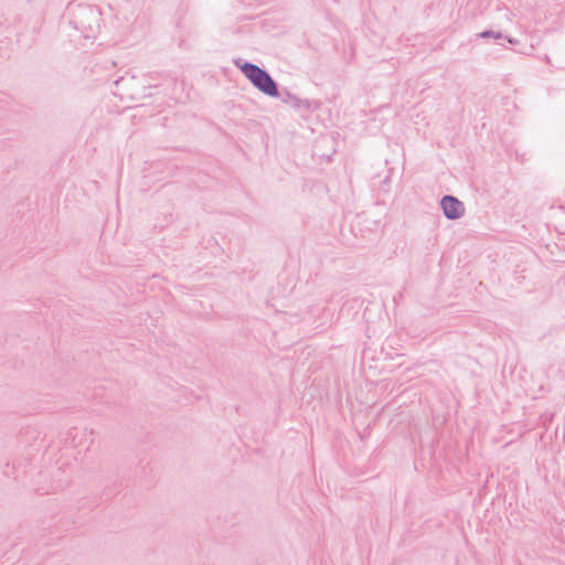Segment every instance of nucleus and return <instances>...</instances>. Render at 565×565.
I'll use <instances>...</instances> for the list:
<instances>
[{"mask_svg": "<svg viewBox=\"0 0 565 565\" xmlns=\"http://www.w3.org/2000/svg\"><path fill=\"white\" fill-rule=\"evenodd\" d=\"M135 77L131 76L130 78L120 77L114 82L115 86L122 92V94H128L129 85L134 82Z\"/></svg>", "mask_w": 565, "mask_h": 565, "instance_id": "6", "label": "nucleus"}, {"mask_svg": "<svg viewBox=\"0 0 565 565\" xmlns=\"http://www.w3.org/2000/svg\"><path fill=\"white\" fill-rule=\"evenodd\" d=\"M478 36L482 38V39L493 38V39H497V40L503 38L501 32H495V31H492V30L482 31L481 33L478 34Z\"/></svg>", "mask_w": 565, "mask_h": 565, "instance_id": "7", "label": "nucleus"}, {"mask_svg": "<svg viewBox=\"0 0 565 565\" xmlns=\"http://www.w3.org/2000/svg\"><path fill=\"white\" fill-rule=\"evenodd\" d=\"M93 430L72 428L67 433L66 443L72 445L74 448L88 447L93 444L92 435Z\"/></svg>", "mask_w": 565, "mask_h": 565, "instance_id": "4", "label": "nucleus"}, {"mask_svg": "<svg viewBox=\"0 0 565 565\" xmlns=\"http://www.w3.org/2000/svg\"><path fill=\"white\" fill-rule=\"evenodd\" d=\"M440 207L448 220H458L465 214L463 203L450 194H446L441 198Z\"/></svg>", "mask_w": 565, "mask_h": 565, "instance_id": "3", "label": "nucleus"}, {"mask_svg": "<svg viewBox=\"0 0 565 565\" xmlns=\"http://www.w3.org/2000/svg\"><path fill=\"white\" fill-rule=\"evenodd\" d=\"M70 24L85 39H93L100 28V13L96 7L78 4L73 9Z\"/></svg>", "mask_w": 565, "mask_h": 565, "instance_id": "1", "label": "nucleus"}, {"mask_svg": "<svg viewBox=\"0 0 565 565\" xmlns=\"http://www.w3.org/2000/svg\"><path fill=\"white\" fill-rule=\"evenodd\" d=\"M504 39H507V40H508V42H510V43H514V40H513V39H511V38H509V36H504Z\"/></svg>", "mask_w": 565, "mask_h": 565, "instance_id": "8", "label": "nucleus"}, {"mask_svg": "<svg viewBox=\"0 0 565 565\" xmlns=\"http://www.w3.org/2000/svg\"><path fill=\"white\" fill-rule=\"evenodd\" d=\"M235 65L259 92L269 97L280 96L278 84L266 70L242 60L235 61Z\"/></svg>", "mask_w": 565, "mask_h": 565, "instance_id": "2", "label": "nucleus"}, {"mask_svg": "<svg viewBox=\"0 0 565 565\" xmlns=\"http://www.w3.org/2000/svg\"><path fill=\"white\" fill-rule=\"evenodd\" d=\"M277 98H280V100L285 104L290 105L294 108H305L309 109L310 103L307 99H300L297 96L292 95L287 89L280 90V96H276Z\"/></svg>", "mask_w": 565, "mask_h": 565, "instance_id": "5", "label": "nucleus"}]
</instances>
